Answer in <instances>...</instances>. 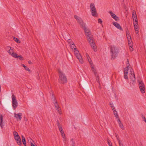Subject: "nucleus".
Here are the masks:
<instances>
[{
  "instance_id": "nucleus-1",
  "label": "nucleus",
  "mask_w": 146,
  "mask_h": 146,
  "mask_svg": "<svg viewBox=\"0 0 146 146\" xmlns=\"http://www.w3.org/2000/svg\"><path fill=\"white\" fill-rule=\"evenodd\" d=\"M110 50L111 59H115L118 56L119 50L115 46H110Z\"/></svg>"
},
{
  "instance_id": "nucleus-2",
  "label": "nucleus",
  "mask_w": 146,
  "mask_h": 146,
  "mask_svg": "<svg viewBox=\"0 0 146 146\" xmlns=\"http://www.w3.org/2000/svg\"><path fill=\"white\" fill-rule=\"evenodd\" d=\"M58 72L59 74V80L61 84H64L67 82V79L65 74L60 70H58Z\"/></svg>"
},
{
  "instance_id": "nucleus-3",
  "label": "nucleus",
  "mask_w": 146,
  "mask_h": 146,
  "mask_svg": "<svg viewBox=\"0 0 146 146\" xmlns=\"http://www.w3.org/2000/svg\"><path fill=\"white\" fill-rule=\"evenodd\" d=\"M90 9L92 15L93 16L97 17L98 14L97 13L96 9L95 7L94 3H91L90 4Z\"/></svg>"
},
{
  "instance_id": "nucleus-4",
  "label": "nucleus",
  "mask_w": 146,
  "mask_h": 146,
  "mask_svg": "<svg viewBox=\"0 0 146 146\" xmlns=\"http://www.w3.org/2000/svg\"><path fill=\"white\" fill-rule=\"evenodd\" d=\"M12 105L14 110H15L17 107L18 105V103L16 99V97L14 94L12 96Z\"/></svg>"
},
{
  "instance_id": "nucleus-5",
  "label": "nucleus",
  "mask_w": 146,
  "mask_h": 146,
  "mask_svg": "<svg viewBox=\"0 0 146 146\" xmlns=\"http://www.w3.org/2000/svg\"><path fill=\"white\" fill-rule=\"evenodd\" d=\"M74 18L77 20L78 22L80 24L82 27H84V26L85 25V24L83 22L82 19L76 15H75L74 16Z\"/></svg>"
},
{
  "instance_id": "nucleus-6",
  "label": "nucleus",
  "mask_w": 146,
  "mask_h": 146,
  "mask_svg": "<svg viewBox=\"0 0 146 146\" xmlns=\"http://www.w3.org/2000/svg\"><path fill=\"white\" fill-rule=\"evenodd\" d=\"M74 54L77 58L78 59L80 62L81 64H83V60L82 59V56L79 53V51L76 50L75 52H74Z\"/></svg>"
},
{
  "instance_id": "nucleus-7",
  "label": "nucleus",
  "mask_w": 146,
  "mask_h": 146,
  "mask_svg": "<svg viewBox=\"0 0 146 146\" xmlns=\"http://www.w3.org/2000/svg\"><path fill=\"white\" fill-rule=\"evenodd\" d=\"M133 72V69H132V70H130V74H131V75L130 76V79L132 80L133 81V82H134L135 81V78L134 74V73H132Z\"/></svg>"
},
{
  "instance_id": "nucleus-8",
  "label": "nucleus",
  "mask_w": 146,
  "mask_h": 146,
  "mask_svg": "<svg viewBox=\"0 0 146 146\" xmlns=\"http://www.w3.org/2000/svg\"><path fill=\"white\" fill-rule=\"evenodd\" d=\"M113 24L117 29L120 30L121 31H123L122 28L121 27L119 24L117 22H114L113 23Z\"/></svg>"
},
{
  "instance_id": "nucleus-9",
  "label": "nucleus",
  "mask_w": 146,
  "mask_h": 146,
  "mask_svg": "<svg viewBox=\"0 0 146 146\" xmlns=\"http://www.w3.org/2000/svg\"><path fill=\"white\" fill-rule=\"evenodd\" d=\"M15 117L17 119H19L21 120L22 118L21 117L22 115L21 113H18L16 114L15 113H14Z\"/></svg>"
},
{
  "instance_id": "nucleus-10",
  "label": "nucleus",
  "mask_w": 146,
  "mask_h": 146,
  "mask_svg": "<svg viewBox=\"0 0 146 146\" xmlns=\"http://www.w3.org/2000/svg\"><path fill=\"white\" fill-rule=\"evenodd\" d=\"M91 70L94 73L95 76L96 77L97 80L99 76L97 74V70L94 67H92V69H91Z\"/></svg>"
},
{
  "instance_id": "nucleus-11",
  "label": "nucleus",
  "mask_w": 146,
  "mask_h": 146,
  "mask_svg": "<svg viewBox=\"0 0 146 146\" xmlns=\"http://www.w3.org/2000/svg\"><path fill=\"white\" fill-rule=\"evenodd\" d=\"M84 30L85 31V34L86 35H88L89 34H90V30L88 29H87L85 25L84 26V27H82Z\"/></svg>"
},
{
  "instance_id": "nucleus-12",
  "label": "nucleus",
  "mask_w": 146,
  "mask_h": 146,
  "mask_svg": "<svg viewBox=\"0 0 146 146\" xmlns=\"http://www.w3.org/2000/svg\"><path fill=\"white\" fill-rule=\"evenodd\" d=\"M3 116L1 114L0 115V125L1 129L3 128Z\"/></svg>"
},
{
  "instance_id": "nucleus-13",
  "label": "nucleus",
  "mask_w": 146,
  "mask_h": 146,
  "mask_svg": "<svg viewBox=\"0 0 146 146\" xmlns=\"http://www.w3.org/2000/svg\"><path fill=\"white\" fill-rule=\"evenodd\" d=\"M90 44L91 46L92 47L94 51L95 52L96 51L97 49L96 48L95 43L93 42H91V43H90Z\"/></svg>"
},
{
  "instance_id": "nucleus-14",
  "label": "nucleus",
  "mask_w": 146,
  "mask_h": 146,
  "mask_svg": "<svg viewBox=\"0 0 146 146\" xmlns=\"http://www.w3.org/2000/svg\"><path fill=\"white\" fill-rule=\"evenodd\" d=\"M140 91L143 94L145 92V86H141L139 87Z\"/></svg>"
},
{
  "instance_id": "nucleus-15",
  "label": "nucleus",
  "mask_w": 146,
  "mask_h": 146,
  "mask_svg": "<svg viewBox=\"0 0 146 146\" xmlns=\"http://www.w3.org/2000/svg\"><path fill=\"white\" fill-rule=\"evenodd\" d=\"M15 140H16L17 143L18 145H21L22 143L21 141V138H19V139H15Z\"/></svg>"
},
{
  "instance_id": "nucleus-16",
  "label": "nucleus",
  "mask_w": 146,
  "mask_h": 146,
  "mask_svg": "<svg viewBox=\"0 0 146 146\" xmlns=\"http://www.w3.org/2000/svg\"><path fill=\"white\" fill-rule=\"evenodd\" d=\"M132 17L133 19V21L134 19L137 18V15L135 11H133L132 13Z\"/></svg>"
},
{
  "instance_id": "nucleus-17",
  "label": "nucleus",
  "mask_w": 146,
  "mask_h": 146,
  "mask_svg": "<svg viewBox=\"0 0 146 146\" xmlns=\"http://www.w3.org/2000/svg\"><path fill=\"white\" fill-rule=\"evenodd\" d=\"M21 137H22V142H23V144L25 146H26V140H25V137L23 135H22Z\"/></svg>"
},
{
  "instance_id": "nucleus-18",
  "label": "nucleus",
  "mask_w": 146,
  "mask_h": 146,
  "mask_svg": "<svg viewBox=\"0 0 146 146\" xmlns=\"http://www.w3.org/2000/svg\"><path fill=\"white\" fill-rule=\"evenodd\" d=\"M138 82L139 83V87H140V86H145L144 83L142 81H140L138 80Z\"/></svg>"
},
{
  "instance_id": "nucleus-19",
  "label": "nucleus",
  "mask_w": 146,
  "mask_h": 146,
  "mask_svg": "<svg viewBox=\"0 0 146 146\" xmlns=\"http://www.w3.org/2000/svg\"><path fill=\"white\" fill-rule=\"evenodd\" d=\"M53 103H54L55 108H56L57 110H58L59 108V107L58 104V103L57 101L55 102H53Z\"/></svg>"
},
{
  "instance_id": "nucleus-20",
  "label": "nucleus",
  "mask_w": 146,
  "mask_h": 146,
  "mask_svg": "<svg viewBox=\"0 0 146 146\" xmlns=\"http://www.w3.org/2000/svg\"><path fill=\"white\" fill-rule=\"evenodd\" d=\"M113 111L114 114V115L115 117H116L117 118H118V114L117 111H116V110L115 109L113 110Z\"/></svg>"
},
{
  "instance_id": "nucleus-21",
  "label": "nucleus",
  "mask_w": 146,
  "mask_h": 146,
  "mask_svg": "<svg viewBox=\"0 0 146 146\" xmlns=\"http://www.w3.org/2000/svg\"><path fill=\"white\" fill-rule=\"evenodd\" d=\"M129 65H127V66L124 68V73L128 74L129 70Z\"/></svg>"
},
{
  "instance_id": "nucleus-22",
  "label": "nucleus",
  "mask_w": 146,
  "mask_h": 146,
  "mask_svg": "<svg viewBox=\"0 0 146 146\" xmlns=\"http://www.w3.org/2000/svg\"><path fill=\"white\" fill-rule=\"evenodd\" d=\"M112 17L116 21H118L119 20V18L117 17L115 14Z\"/></svg>"
},
{
  "instance_id": "nucleus-23",
  "label": "nucleus",
  "mask_w": 146,
  "mask_h": 146,
  "mask_svg": "<svg viewBox=\"0 0 146 146\" xmlns=\"http://www.w3.org/2000/svg\"><path fill=\"white\" fill-rule=\"evenodd\" d=\"M8 49L10 48V49L8 51V52L10 55H11L12 53L13 52V50L11 48V47H10L8 46L7 47Z\"/></svg>"
},
{
  "instance_id": "nucleus-24",
  "label": "nucleus",
  "mask_w": 146,
  "mask_h": 146,
  "mask_svg": "<svg viewBox=\"0 0 146 146\" xmlns=\"http://www.w3.org/2000/svg\"><path fill=\"white\" fill-rule=\"evenodd\" d=\"M68 43L70 45H74V44L72 40L71 39H68Z\"/></svg>"
},
{
  "instance_id": "nucleus-25",
  "label": "nucleus",
  "mask_w": 146,
  "mask_h": 146,
  "mask_svg": "<svg viewBox=\"0 0 146 146\" xmlns=\"http://www.w3.org/2000/svg\"><path fill=\"white\" fill-rule=\"evenodd\" d=\"M11 56L16 58H18L17 54L16 53H14V52H12L11 55Z\"/></svg>"
},
{
  "instance_id": "nucleus-26",
  "label": "nucleus",
  "mask_w": 146,
  "mask_h": 146,
  "mask_svg": "<svg viewBox=\"0 0 146 146\" xmlns=\"http://www.w3.org/2000/svg\"><path fill=\"white\" fill-rule=\"evenodd\" d=\"M126 36L127 37V38L128 39V40H129L130 41H131L132 42L131 37L130 34H128L126 35Z\"/></svg>"
},
{
  "instance_id": "nucleus-27",
  "label": "nucleus",
  "mask_w": 146,
  "mask_h": 146,
  "mask_svg": "<svg viewBox=\"0 0 146 146\" xmlns=\"http://www.w3.org/2000/svg\"><path fill=\"white\" fill-rule=\"evenodd\" d=\"M13 40L17 43H20V41L19 40V39L18 38H17L14 37L13 38Z\"/></svg>"
},
{
  "instance_id": "nucleus-28",
  "label": "nucleus",
  "mask_w": 146,
  "mask_h": 146,
  "mask_svg": "<svg viewBox=\"0 0 146 146\" xmlns=\"http://www.w3.org/2000/svg\"><path fill=\"white\" fill-rule=\"evenodd\" d=\"M119 127L122 129L124 130V127L123 126V124L121 122L120 123H119Z\"/></svg>"
},
{
  "instance_id": "nucleus-29",
  "label": "nucleus",
  "mask_w": 146,
  "mask_h": 146,
  "mask_svg": "<svg viewBox=\"0 0 146 146\" xmlns=\"http://www.w3.org/2000/svg\"><path fill=\"white\" fill-rule=\"evenodd\" d=\"M60 133H61V135L62 136V137H63V138L64 139H65V138H66L65 135L64 133V131H62H62Z\"/></svg>"
},
{
  "instance_id": "nucleus-30",
  "label": "nucleus",
  "mask_w": 146,
  "mask_h": 146,
  "mask_svg": "<svg viewBox=\"0 0 146 146\" xmlns=\"http://www.w3.org/2000/svg\"><path fill=\"white\" fill-rule=\"evenodd\" d=\"M124 78L125 79H128V77L127 76V74L124 73Z\"/></svg>"
},
{
  "instance_id": "nucleus-31",
  "label": "nucleus",
  "mask_w": 146,
  "mask_h": 146,
  "mask_svg": "<svg viewBox=\"0 0 146 146\" xmlns=\"http://www.w3.org/2000/svg\"><path fill=\"white\" fill-rule=\"evenodd\" d=\"M134 28H138V23H133Z\"/></svg>"
},
{
  "instance_id": "nucleus-32",
  "label": "nucleus",
  "mask_w": 146,
  "mask_h": 146,
  "mask_svg": "<svg viewBox=\"0 0 146 146\" xmlns=\"http://www.w3.org/2000/svg\"><path fill=\"white\" fill-rule=\"evenodd\" d=\"M21 60H23V58L21 55H18V58Z\"/></svg>"
},
{
  "instance_id": "nucleus-33",
  "label": "nucleus",
  "mask_w": 146,
  "mask_h": 146,
  "mask_svg": "<svg viewBox=\"0 0 146 146\" xmlns=\"http://www.w3.org/2000/svg\"><path fill=\"white\" fill-rule=\"evenodd\" d=\"M110 104L113 110L115 109L114 106L113 105V104H112L111 102H110Z\"/></svg>"
},
{
  "instance_id": "nucleus-34",
  "label": "nucleus",
  "mask_w": 146,
  "mask_h": 146,
  "mask_svg": "<svg viewBox=\"0 0 146 146\" xmlns=\"http://www.w3.org/2000/svg\"><path fill=\"white\" fill-rule=\"evenodd\" d=\"M107 141L108 142V144L109 146H110V145H112L111 143L110 142V141L108 139H107Z\"/></svg>"
},
{
  "instance_id": "nucleus-35",
  "label": "nucleus",
  "mask_w": 146,
  "mask_h": 146,
  "mask_svg": "<svg viewBox=\"0 0 146 146\" xmlns=\"http://www.w3.org/2000/svg\"><path fill=\"white\" fill-rule=\"evenodd\" d=\"M59 128V130L60 131V132L63 131V130L62 127V126L61 125L59 126H58Z\"/></svg>"
},
{
  "instance_id": "nucleus-36",
  "label": "nucleus",
  "mask_w": 146,
  "mask_h": 146,
  "mask_svg": "<svg viewBox=\"0 0 146 146\" xmlns=\"http://www.w3.org/2000/svg\"><path fill=\"white\" fill-rule=\"evenodd\" d=\"M52 99L54 100L53 102H55L56 101L55 100V98L54 96V94H52Z\"/></svg>"
},
{
  "instance_id": "nucleus-37",
  "label": "nucleus",
  "mask_w": 146,
  "mask_h": 146,
  "mask_svg": "<svg viewBox=\"0 0 146 146\" xmlns=\"http://www.w3.org/2000/svg\"><path fill=\"white\" fill-rule=\"evenodd\" d=\"M109 12L110 14L112 17H113L115 15V14L112 12L111 11H109Z\"/></svg>"
},
{
  "instance_id": "nucleus-38",
  "label": "nucleus",
  "mask_w": 146,
  "mask_h": 146,
  "mask_svg": "<svg viewBox=\"0 0 146 146\" xmlns=\"http://www.w3.org/2000/svg\"><path fill=\"white\" fill-rule=\"evenodd\" d=\"M71 141L72 142V144L71 146H74L75 142V141H74L73 139H71Z\"/></svg>"
},
{
  "instance_id": "nucleus-39",
  "label": "nucleus",
  "mask_w": 146,
  "mask_h": 146,
  "mask_svg": "<svg viewBox=\"0 0 146 146\" xmlns=\"http://www.w3.org/2000/svg\"><path fill=\"white\" fill-rule=\"evenodd\" d=\"M13 135L14 137L19 135L18 133L16 131H14L13 133Z\"/></svg>"
},
{
  "instance_id": "nucleus-40",
  "label": "nucleus",
  "mask_w": 146,
  "mask_h": 146,
  "mask_svg": "<svg viewBox=\"0 0 146 146\" xmlns=\"http://www.w3.org/2000/svg\"><path fill=\"white\" fill-rule=\"evenodd\" d=\"M128 42L129 44V45L130 47H131V46H133L132 44L130 43V41L129 40H128Z\"/></svg>"
},
{
  "instance_id": "nucleus-41",
  "label": "nucleus",
  "mask_w": 146,
  "mask_h": 146,
  "mask_svg": "<svg viewBox=\"0 0 146 146\" xmlns=\"http://www.w3.org/2000/svg\"><path fill=\"white\" fill-rule=\"evenodd\" d=\"M98 23L100 24H101L102 22V19H98Z\"/></svg>"
},
{
  "instance_id": "nucleus-42",
  "label": "nucleus",
  "mask_w": 146,
  "mask_h": 146,
  "mask_svg": "<svg viewBox=\"0 0 146 146\" xmlns=\"http://www.w3.org/2000/svg\"><path fill=\"white\" fill-rule=\"evenodd\" d=\"M14 137L15 139H19V138H21L19 135H17L16 136Z\"/></svg>"
},
{
  "instance_id": "nucleus-43",
  "label": "nucleus",
  "mask_w": 146,
  "mask_h": 146,
  "mask_svg": "<svg viewBox=\"0 0 146 146\" xmlns=\"http://www.w3.org/2000/svg\"><path fill=\"white\" fill-rule=\"evenodd\" d=\"M89 62L90 63V67L91 68V69H92V67H94V65L93 64V63H92V62L89 61Z\"/></svg>"
},
{
  "instance_id": "nucleus-44",
  "label": "nucleus",
  "mask_w": 146,
  "mask_h": 146,
  "mask_svg": "<svg viewBox=\"0 0 146 146\" xmlns=\"http://www.w3.org/2000/svg\"><path fill=\"white\" fill-rule=\"evenodd\" d=\"M25 68V69L26 70H27L29 72H30V71L31 70H30L26 66V68Z\"/></svg>"
},
{
  "instance_id": "nucleus-45",
  "label": "nucleus",
  "mask_w": 146,
  "mask_h": 146,
  "mask_svg": "<svg viewBox=\"0 0 146 146\" xmlns=\"http://www.w3.org/2000/svg\"><path fill=\"white\" fill-rule=\"evenodd\" d=\"M88 41L89 42V43H90H90H91V42H93V41L91 38H90V39H88Z\"/></svg>"
},
{
  "instance_id": "nucleus-46",
  "label": "nucleus",
  "mask_w": 146,
  "mask_h": 146,
  "mask_svg": "<svg viewBox=\"0 0 146 146\" xmlns=\"http://www.w3.org/2000/svg\"><path fill=\"white\" fill-rule=\"evenodd\" d=\"M121 141H119V146H123L122 143H121Z\"/></svg>"
},
{
  "instance_id": "nucleus-47",
  "label": "nucleus",
  "mask_w": 146,
  "mask_h": 146,
  "mask_svg": "<svg viewBox=\"0 0 146 146\" xmlns=\"http://www.w3.org/2000/svg\"><path fill=\"white\" fill-rule=\"evenodd\" d=\"M87 39H90V38H91V36H90V34H89L88 35H87Z\"/></svg>"
},
{
  "instance_id": "nucleus-48",
  "label": "nucleus",
  "mask_w": 146,
  "mask_h": 146,
  "mask_svg": "<svg viewBox=\"0 0 146 146\" xmlns=\"http://www.w3.org/2000/svg\"><path fill=\"white\" fill-rule=\"evenodd\" d=\"M74 52H76V50H78L76 46H75V44H74Z\"/></svg>"
},
{
  "instance_id": "nucleus-49",
  "label": "nucleus",
  "mask_w": 146,
  "mask_h": 146,
  "mask_svg": "<svg viewBox=\"0 0 146 146\" xmlns=\"http://www.w3.org/2000/svg\"><path fill=\"white\" fill-rule=\"evenodd\" d=\"M57 124L58 126H59L61 125L60 124L58 120H57Z\"/></svg>"
},
{
  "instance_id": "nucleus-50",
  "label": "nucleus",
  "mask_w": 146,
  "mask_h": 146,
  "mask_svg": "<svg viewBox=\"0 0 146 146\" xmlns=\"http://www.w3.org/2000/svg\"><path fill=\"white\" fill-rule=\"evenodd\" d=\"M142 118L143 120L146 123V119L144 116H143Z\"/></svg>"
},
{
  "instance_id": "nucleus-51",
  "label": "nucleus",
  "mask_w": 146,
  "mask_h": 146,
  "mask_svg": "<svg viewBox=\"0 0 146 146\" xmlns=\"http://www.w3.org/2000/svg\"><path fill=\"white\" fill-rule=\"evenodd\" d=\"M128 34H130V33H129V31L128 30V29H127L126 30V35Z\"/></svg>"
},
{
  "instance_id": "nucleus-52",
  "label": "nucleus",
  "mask_w": 146,
  "mask_h": 146,
  "mask_svg": "<svg viewBox=\"0 0 146 146\" xmlns=\"http://www.w3.org/2000/svg\"><path fill=\"white\" fill-rule=\"evenodd\" d=\"M134 29H135V31H137V32H139L138 28H135Z\"/></svg>"
},
{
  "instance_id": "nucleus-53",
  "label": "nucleus",
  "mask_w": 146,
  "mask_h": 146,
  "mask_svg": "<svg viewBox=\"0 0 146 146\" xmlns=\"http://www.w3.org/2000/svg\"><path fill=\"white\" fill-rule=\"evenodd\" d=\"M118 119L117 120V121L118 122V123H120L121 122V120H120V119H119L118 118H117Z\"/></svg>"
},
{
  "instance_id": "nucleus-54",
  "label": "nucleus",
  "mask_w": 146,
  "mask_h": 146,
  "mask_svg": "<svg viewBox=\"0 0 146 146\" xmlns=\"http://www.w3.org/2000/svg\"><path fill=\"white\" fill-rule=\"evenodd\" d=\"M135 23H138V20H137V18H136V19H135Z\"/></svg>"
},
{
  "instance_id": "nucleus-55",
  "label": "nucleus",
  "mask_w": 146,
  "mask_h": 146,
  "mask_svg": "<svg viewBox=\"0 0 146 146\" xmlns=\"http://www.w3.org/2000/svg\"><path fill=\"white\" fill-rule=\"evenodd\" d=\"M127 65H129V60L128 59H127Z\"/></svg>"
},
{
  "instance_id": "nucleus-56",
  "label": "nucleus",
  "mask_w": 146,
  "mask_h": 146,
  "mask_svg": "<svg viewBox=\"0 0 146 146\" xmlns=\"http://www.w3.org/2000/svg\"><path fill=\"white\" fill-rule=\"evenodd\" d=\"M86 56L87 57V58L88 59V58H90V57L89 56V55L88 54H86Z\"/></svg>"
},
{
  "instance_id": "nucleus-57",
  "label": "nucleus",
  "mask_w": 146,
  "mask_h": 146,
  "mask_svg": "<svg viewBox=\"0 0 146 146\" xmlns=\"http://www.w3.org/2000/svg\"><path fill=\"white\" fill-rule=\"evenodd\" d=\"M132 47V46H131V47H130L131 48H130V50L131 51H133V48Z\"/></svg>"
},
{
  "instance_id": "nucleus-58",
  "label": "nucleus",
  "mask_w": 146,
  "mask_h": 146,
  "mask_svg": "<svg viewBox=\"0 0 146 146\" xmlns=\"http://www.w3.org/2000/svg\"><path fill=\"white\" fill-rule=\"evenodd\" d=\"M28 63L29 64H32V62H31V61L30 60H29V61L28 62Z\"/></svg>"
},
{
  "instance_id": "nucleus-59",
  "label": "nucleus",
  "mask_w": 146,
  "mask_h": 146,
  "mask_svg": "<svg viewBox=\"0 0 146 146\" xmlns=\"http://www.w3.org/2000/svg\"><path fill=\"white\" fill-rule=\"evenodd\" d=\"M22 65L23 67H24V68H26V66H25V65H24L23 64H22Z\"/></svg>"
},
{
  "instance_id": "nucleus-60",
  "label": "nucleus",
  "mask_w": 146,
  "mask_h": 146,
  "mask_svg": "<svg viewBox=\"0 0 146 146\" xmlns=\"http://www.w3.org/2000/svg\"><path fill=\"white\" fill-rule=\"evenodd\" d=\"M88 61H89H89L92 62L91 60V59H90V58H88Z\"/></svg>"
},
{
  "instance_id": "nucleus-61",
  "label": "nucleus",
  "mask_w": 146,
  "mask_h": 146,
  "mask_svg": "<svg viewBox=\"0 0 146 146\" xmlns=\"http://www.w3.org/2000/svg\"><path fill=\"white\" fill-rule=\"evenodd\" d=\"M117 139L118 140V142H119V140L120 141H121L120 140H119V137H117Z\"/></svg>"
},
{
  "instance_id": "nucleus-62",
  "label": "nucleus",
  "mask_w": 146,
  "mask_h": 146,
  "mask_svg": "<svg viewBox=\"0 0 146 146\" xmlns=\"http://www.w3.org/2000/svg\"><path fill=\"white\" fill-rule=\"evenodd\" d=\"M73 45L72 46H71V47H72V49H74V48L75 47L74 46V45Z\"/></svg>"
},
{
  "instance_id": "nucleus-63",
  "label": "nucleus",
  "mask_w": 146,
  "mask_h": 146,
  "mask_svg": "<svg viewBox=\"0 0 146 146\" xmlns=\"http://www.w3.org/2000/svg\"><path fill=\"white\" fill-rule=\"evenodd\" d=\"M98 83L99 84V85H100V81H99V80H98Z\"/></svg>"
},
{
  "instance_id": "nucleus-64",
  "label": "nucleus",
  "mask_w": 146,
  "mask_h": 146,
  "mask_svg": "<svg viewBox=\"0 0 146 146\" xmlns=\"http://www.w3.org/2000/svg\"><path fill=\"white\" fill-rule=\"evenodd\" d=\"M136 34H137L138 33H139V32H137V31H135Z\"/></svg>"
}]
</instances>
